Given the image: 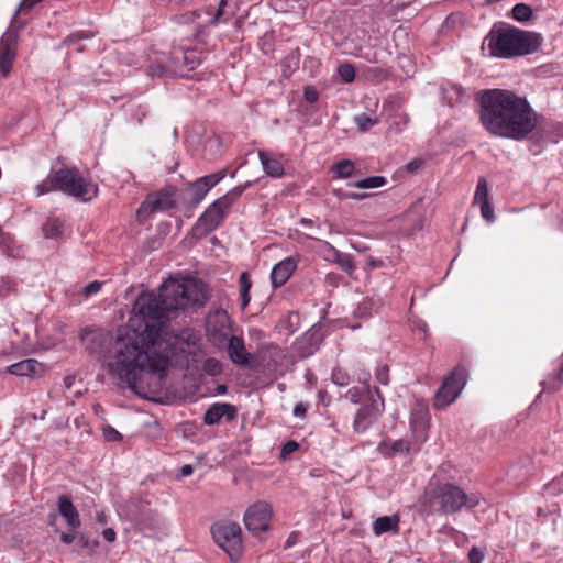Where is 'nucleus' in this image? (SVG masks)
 I'll list each match as a JSON object with an SVG mask.
<instances>
[{
    "label": "nucleus",
    "mask_w": 563,
    "mask_h": 563,
    "mask_svg": "<svg viewBox=\"0 0 563 563\" xmlns=\"http://www.w3.org/2000/svg\"><path fill=\"white\" fill-rule=\"evenodd\" d=\"M479 120L490 135L516 141L525 140L538 124L530 103L507 89L479 93Z\"/></svg>",
    "instance_id": "obj_2"
},
{
    "label": "nucleus",
    "mask_w": 563,
    "mask_h": 563,
    "mask_svg": "<svg viewBox=\"0 0 563 563\" xmlns=\"http://www.w3.org/2000/svg\"><path fill=\"white\" fill-rule=\"evenodd\" d=\"M201 18V12L198 10L190 11L181 15V20L184 23H195L198 19Z\"/></svg>",
    "instance_id": "obj_50"
},
{
    "label": "nucleus",
    "mask_w": 563,
    "mask_h": 563,
    "mask_svg": "<svg viewBox=\"0 0 563 563\" xmlns=\"http://www.w3.org/2000/svg\"><path fill=\"white\" fill-rule=\"evenodd\" d=\"M466 383V369L459 365L443 380L434 396L433 406L442 409L455 401Z\"/></svg>",
    "instance_id": "obj_8"
},
{
    "label": "nucleus",
    "mask_w": 563,
    "mask_h": 563,
    "mask_svg": "<svg viewBox=\"0 0 563 563\" xmlns=\"http://www.w3.org/2000/svg\"><path fill=\"white\" fill-rule=\"evenodd\" d=\"M307 407L303 404H297L294 408V415L297 417H301L306 413Z\"/></svg>",
    "instance_id": "obj_57"
},
{
    "label": "nucleus",
    "mask_w": 563,
    "mask_h": 563,
    "mask_svg": "<svg viewBox=\"0 0 563 563\" xmlns=\"http://www.w3.org/2000/svg\"><path fill=\"white\" fill-rule=\"evenodd\" d=\"M167 63H174V64L178 65V66L181 68V73H180V74H178L177 76H184V75H185V71H187V70H186V67H185V64H183V60H181V59H174V60H173V59H172V56H170V57H168Z\"/></svg>",
    "instance_id": "obj_58"
},
{
    "label": "nucleus",
    "mask_w": 563,
    "mask_h": 563,
    "mask_svg": "<svg viewBox=\"0 0 563 563\" xmlns=\"http://www.w3.org/2000/svg\"><path fill=\"white\" fill-rule=\"evenodd\" d=\"M303 98L307 102L309 103H314L316 101H318L319 99V93L318 91L316 90V88L311 87V86H308V87H305V90H303Z\"/></svg>",
    "instance_id": "obj_44"
},
{
    "label": "nucleus",
    "mask_w": 563,
    "mask_h": 563,
    "mask_svg": "<svg viewBox=\"0 0 563 563\" xmlns=\"http://www.w3.org/2000/svg\"><path fill=\"white\" fill-rule=\"evenodd\" d=\"M470 563H481L483 560V553L477 548H472L468 552Z\"/></svg>",
    "instance_id": "obj_52"
},
{
    "label": "nucleus",
    "mask_w": 563,
    "mask_h": 563,
    "mask_svg": "<svg viewBox=\"0 0 563 563\" xmlns=\"http://www.w3.org/2000/svg\"><path fill=\"white\" fill-rule=\"evenodd\" d=\"M104 437L108 441H120L122 439V435L120 432H118L114 428L108 426L104 428Z\"/></svg>",
    "instance_id": "obj_49"
},
{
    "label": "nucleus",
    "mask_w": 563,
    "mask_h": 563,
    "mask_svg": "<svg viewBox=\"0 0 563 563\" xmlns=\"http://www.w3.org/2000/svg\"><path fill=\"white\" fill-rule=\"evenodd\" d=\"M181 73V68L174 64L166 62L153 63L147 67V75L152 78H164L167 76H177Z\"/></svg>",
    "instance_id": "obj_20"
},
{
    "label": "nucleus",
    "mask_w": 563,
    "mask_h": 563,
    "mask_svg": "<svg viewBox=\"0 0 563 563\" xmlns=\"http://www.w3.org/2000/svg\"><path fill=\"white\" fill-rule=\"evenodd\" d=\"M87 35L84 32L73 33L69 36L66 37L65 43L66 44H73L81 38H86Z\"/></svg>",
    "instance_id": "obj_54"
},
{
    "label": "nucleus",
    "mask_w": 563,
    "mask_h": 563,
    "mask_svg": "<svg viewBox=\"0 0 563 563\" xmlns=\"http://www.w3.org/2000/svg\"><path fill=\"white\" fill-rule=\"evenodd\" d=\"M532 15V9L525 3H517L512 8V18L517 21H528Z\"/></svg>",
    "instance_id": "obj_32"
},
{
    "label": "nucleus",
    "mask_w": 563,
    "mask_h": 563,
    "mask_svg": "<svg viewBox=\"0 0 563 563\" xmlns=\"http://www.w3.org/2000/svg\"><path fill=\"white\" fill-rule=\"evenodd\" d=\"M433 500L439 505L438 510L444 515L456 514L464 506L474 508L479 503L476 495H468L460 486L451 483L441 485L434 494Z\"/></svg>",
    "instance_id": "obj_5"
},
{
    "label": "nucleus",
    "mask_w": 563,
    "mask_h": 563,
    "mask_svg": "<svg viewBox=\"0 0 563 563\" xmlns=\"http://www.w3.org/2000/svg\"><path fill=\"white\" fill-rule=\"evenodd\" d=\"M296 540H297V533H291L285 543V548L287 549V548L292 547L296 543Z\"/></svg>",
    "instance_id": "obj_60"
},
{
    "label": "nucleus",
    "mask_w": 563,
    "mask_h": 563,
    "mask_svg": "<svg viewBox=\"0 0 563 563\" xmlns=\"http://www.w3.org/2000/svg\"><path fill=\"white\" fill-rule=\"evenodd\" d=\"M331 378H332V382L340 387H344L350 384L349 374L341 367H336L333 369Z\"/></svg>",
    "instance_id": "obj_35"
},
{
    "label": "nucleus",
    "mask_w": 563,
    "mask_h": 563,
    "mask_svg": "<svg viewBox=\"0 0 563 563\" xmlns=\"http://www.w3.org/2000/svg\"><path fill=\"white\" fill-rule=\"evenodd\" d=\"M53 190H57V183L55 181V172H52L46 179H44L36 186V195L42 196Z\"/></svg>",
    "instance_id": "obj_31"
},
{
    "label": "nucleus",
    "mask_w": 563,
    "mask_h": 563,
    "mask_svg": "<svg viewBox=\"0 0 563 563\" xmlns=\"http://www.w3.org/2000/svg\"><path fill=\"white\" fill-rule=\"evenodd\" d=\"M297 267V261L289 256L277 263L272 271L271 279L275 288L283 286Z\"/></svg>",
    "instance_id": "obj_15"
},
{
    "label": "nucleus",
    "mask_w": 563,
    "mask_h": 563,
    "mask_svg": "<svg viewBox=\"0 0 563 563\" xmlns=\"http://www.w3.org/2000/svg\"><path fill=\"white\" fill-rule=\"evenodd\" d=\"M362 396L363 391L356 387L350 388L345 394V398L353 404H358L362 399Z\"/></svg>",
    "instance_id": "obj_42"
},
{
    "label": "nucleus",
    "mask_w": 563,
    "mask_h": 563,
    "mask_svg": "<svg viewBox=\"0 0 563 563\" xmlns=\"http://www.w3.org/2000/svg\"><path fill=\"white\" fill-rule=\"evenodd\" d=\"M174 190L163 189L148 194L136 211L139 222H145L153 213L167 211L175 206Z\"/></svg>",
    "instance_id": "obj_9"
},
{
    "label": "nucleus",
    "mask_w": 563,
    "mask_h": 563,
    "mask_svg": "<svg viewBox=\"0 0 563 563\" xmlns=\"http://www.w3.org/2000/svg\"><path fill=\"white\" fill-rule=\"evenodd\" d=\"M474 200L477 203H483L484 201H488V187H487V181L485 178H479L477 187H476Z\"/></svg>",
    "instance_id": "obj_34"
},
{
    "label": "nucleus",
    "mask_w": 563,
    "mask_h": 563,
    "mask_svg": "<svg viewBox=\"0 0 563 563\" xmlns=\"http://www.w3.org/2000/svg\"><path fill=\"white\" fill-rule=\"evenodd\" d=\"M203 371L210 376H217L222 372V364L216 358H207L203 363Z\"/></svg>",
    "instance_id": "obj_37"
},
{
    "label": "nucleus",
    "mask_w": 563,
    "mask_h": 563,
    "mask_svg": "<svg viewBox=\"0 0 563 563\" xmlns=\"http://www.w3.org/2000/svg\"><path fill=\"white\" fill-rule=\"evenodd\" d=\"M225 177V170H220L214 174H210L203 177H200L201 180L206 184V186L211 189L214 187L218 183H220Z\"/></svg>",
    "instance_id": "obj_38"
},
{
    "label": "nucleus",
    "mask_w": 563,
    "mask_h": 563,
    "mask_svg": "<svg viewBox=\"0 0 563 563\" xmlns=\"http://www.w3.org/2000/svg\"><path fill=\"white\" fill-rule=\"evenodd\" d=\"M207 298L205 284L194 278L166 280L157 297L153 292L141 294L128 322L135 336L117 341L108 362L110 373L135 395L146 397V377L163 378L169 363V353L162 351L163 327L173 312L189 305H203Z\"/></svg>",
    "instance_id": "obj_1"
},
{
    "label": "nucleus",
    "mask_w": 563,
    "mask_h": 563,
    "mask_svg": "<svg viewBox=\"0 0 563 563\" xmlns=\"http://www.w3.org/2000/svg\"><path fill=\"white\" fill-rule=\"evenodd\" d=\"M419 165H420V163L417 162V161L410 162L407 165V169L410 170V172H413V170H416L419 167Z\"/></svg>",
    "instance_id": "obj_62"
},
{
    "label": "nucleus",
    "mask_w": 563,
    "mask_h": 563,
    "mask_svg": "<svg viewBox=\"0 0 563 563\" xmlns=\"http://www.w3.org/2000/svg\"><path fill=\"white\" fill-rule=\"evenodd\" d=\"M102 284L100 282H91L84 288V296L89 297L97 294L101 289Z\"/></svg>",
    "instance_id": "obj_47"
},
{
    "label": "nucleus",
    "mask_w": 563,
    "mask_h": 563,
    "mask_svg": "<svg viewBox=\"0 0 563 563\" xmlns=\"http://www.w3.org/2000/svg\"><path fill=\"white\" fill-rule=\"evenodd\" d=\"M388 366L387 365H384L382 367H379L377 371H376V379L379 384L382 385H387L388 382H389V377H388Z\"/></svg>",
    "instance_id": "obj_45"
},
{
    "label": "nucleus",
    "mask_w": 563,
    "mask_h": 563,
    "mask_svg": "<svg viewBox=\"0 0 563 563\" xmlns=\"http://www.w3.org/2000/svg\"><path fill=\"white\" fill-rule=\"evenodd\" d=\"M63 221L58 218L49 217L42 225V231L47 239H57L63 234Z\"/></svg>",
    "instance_id": "obj_22"
},
{
    "label": "nucleus",
    "mask_w": 563,
    "mask_h": 563,
    "mask_svg": "<svg viewBox=\"0 0 563 563\" xmlns=\"http://www.w3.org/2000/svg\"><path fill=\"white\" fill-rule=\"evenodd\" d=\"M369 74H373V76L377 79V80H384L388 77V73L382 68H371L368 70Z\"/></svg>",
    "instance_id": "obj_53"
},
{
    "label": "nucleus",
    "mask_w": 563,
    "mask_h": 563,
    "mask_svg": "<svg viewBox=\"0 0 563 563\" xmlns=\"http://www.w3.org/2000/svg\"><path fill=\"white\" fill-rule=\"evenodd\" d=\"M42 371V365L34 358H26L8 366V372L16 376L35 377Z\"/></svg>",
    "instance_id": "obj_19"
},
{
    "label": "nucleus",
    "mask_w": 563,
    "mask_h": 563,
    "mask_svg": "<svg viewBox=\"0 0 563 563\" xmlns=\"http://www.w3.org/2000/svg\"><path fill=\"white\" fill-rule=\"evenodd\" d=\"M399 529V516H383L375 520L373 525V531L376 536H380L386 532H397Z\"/></svg>",
    "instance_id": "obj_21"
},
{
    "label": "nucleus",
    "mask_w": 563,
    "mask_h": 563,
    "mask_svg": "<svg viewBox=\"0 0 563 563\" xmlns=\"http://www.w3.org/2000/svg\"><path fill=\"white\" fill-rule=\"evenodd\" d=\"M192 474V466L190 464H185L180 468V475L183 477L189 476Z\"/></svg>",
    "instance_id": "obj_59"
},
{
    "label": "nucleus",
    "mask_w": 563,
    "mask_h": 563,
    "mask_svg": "<svg viewBox=\"0 0 563 563\" xmlns=\"http://www.w3.org/2000/svg\"><path fill=\"white\" fill-rule=\"evenodd\" d=\"M386 184V178L383 176H371L364 179H361L353 184L354 187L360 189H372L378 188Z\"/></svg>",
    "instance_id": "obj_29"
},
{
    "label": "nucleus",
    "mask_w": 563,
    "mask_h": 563,
    "mask_svg": "<svg viewBox=\"0 0 563 563\" xmlns=\"http://www.w3.org/2000/svg\"><path fill=\"white\" fill-rule=\"evenodd\" d=\"M55 181L57 190L82 201H89L98 195L97 185L84 178L76 167L55 170Z\"/></svg>",
    "instance_id": "obj_4"
},
{
    "label": "nucleus",
    "mask_w": 563,
    "mask_h": 563,
    "mask_svg": "<svg viewBox=\"0 0 563 563\" xmlns=\"http://www.w3.org/2000/svg\"><path fill=\"white\" fill-rule=\"evenodd\" d=\"M239 286L241 294V308L245 309L250 303V290L252 287V282L250 279V275L246 272H243L239 277Z\"/></svg>",
    "instance_id": "obj_25"
},
{
    "label": "nucleus",
    "mask_w": 563,
    "mask_h": 563,
    "mask_svg": "<svg viewBox=\"0 0 563 563\" xmlns=\"http://www.w3.org/2000/svg\"><path fill=\"white\" fill-rule=\"evenodd\" d=\"M15 18L14 15L13 20H15ZM22 26V24L16 26L15 22L12 21L10 27L0 38V73L3 77H7L12 69L13 62L16 57L19 30Z\"/></svg>",
    "instance_id": "obj_10"
},
{
    "label": "nucleus",
    "mask_w": 563,
    "mask_h": 563,
    "mask_svg": "<svg viewBox=\"0 0 563 563\" xmlns=\"http://www.w3.org/2000/svg\"><path fill=\"white\" fill-rule=\"evenodd\" d=\"M479 205H481L482 217L489 222L493 221L494 220V211H493L492 206L489 205V201H484L483 203H479Z\"/></svg>",
    "instance_id": "obj_46"
},
{
    "label": "nucleus",
    "mask_w": 563,
    "mask_h": 563,
    "mask_svg": "<svg viewBox=\"0 0 563 563\" xmlns=\"http://www.w3.org/2000/svg\"><path fill=\"white\" fill-rule=\"evenodd\" d=\"M246 186H236L222 197L213 201L199 217L197 228L202 233L216 230L224 220L231 206L240 198Z\"/></svg>",
    "instance_id": "obj_6"
},
{
    "label": "nucleus",
    "mask_w": 563,
    "mask_h": 563,
    "mask_svg": "<svg viewBox=\"0 0 563 563\" xmlns=\"http://www.w3.org/2000/svg\"><path fill=\"white\" fill-rule=\"evenodd\" d=\"M210 189L206 186V184L198 178L190 185L191 198L190 201L194 205H198L207 195Z\"/></svg>",
    "instance_id": "obj_28"
},
{
    "label": "nucleus",
    "mask_w": 563,
    "mask_h": 563,
    "mask_svg": "<svg viewBox=\"0 0 563 563\" xmlns=\"http://www.w3.org/2000/svg\"><path fill=\"white\" fill-rule=\"evenodd\" d=\"M382 408L374 399L363 404L356 411L353 421V430L356 433L365 432L379 417Z\"/></svg>",
    "instance_id": "obj_13"
},
{
    "label": "nucleus",
    "mask_w": 563,
    "mask_h": 563,
    "mask_svg": "<svg viewBox=\"0 0 563 563\" xmlns=\"http://www.w3.org/2000/svg\"><path fill=\"white\" fill-rule=\"evenodd\" d=\"M409 451V443L405 440H397L391 443L390 451H388V456H394L398 453H407Z\"/></svg>",
    "instance_id": "obj_39"
},
{
    "label": "nucleus",
    "mask_w": 563,
    "mask_h": 563,
    "mask_svg": "<svg viewBox=\"0 0 563 563\" xmlns=\"http://www.w3.org/2000/svg\"><path fill=\"white\" fill-rule=\"evenodd\" d=\"M368 265H369L372 268L380 267V266H383V261H382V260H376V258H371V260L368 261Z\"/></svg>",
    "instance_id": "obj_61"
},
{
    "label": "nucleus",
    "mask_w": 563,
    "mask_h": 563,
    "mask_svg": "<svg viewBox=\"0 0 563 563\" xmlns=\"http://www.w3.org/2000/svg\"><path fill=\"white\" fill-rule=\"evenodd\" d=\"M225 391H227V387H225L224 385H219V386L217 387V393H218V394H223V393H225Z\"/></svg>",
    "instance_id": "obj_63"
},
{
    "label": "nucleus",
    "mask_w": 563,
    "mask_h": 563,
    "mask_svg": "<svg viewBox=\"0 0 563 563\" xmlns=\"http://www.w3.org/2000/svg\"><path fill=\"white\" fill-rule=\"evenodd\" d=\"M228 353L234 364L245 366L250 363V354L245 350L242 338L235 335L230 338Z\"/></svg>",
    "instance_id": "obj_17"
},
{
    "label": "nucleus",
    "mask_w": 563,
    "mask_h": 563,
    "mask_svg": "<svg viewBox=\"0 0 563 563\" xmlns=\"http://www.w3.org/2000/svg\"><path fill=\"white\" fill-rule=\"evenodd\" d=\"M172 59H181L187 71L195 69V67L199 64V57L194 49L175 51L172 54Z\"/></svg>",
    "instance_id": "obj_23"
},
{
    "label": "nucleus",
    "mask_w": 563,
    "mask_h": 563,
    "mask_svg": "<svg viewBox=\"0 0 563 563\" xmlns=\"http://www.w3.org/2000/svg\"><path fill=\"white\" fill-rule=\"evenodd\" d=\"M540 45L538 34L516 27L500 29L492 32L488 47L490 54L500 58L526 55L537 51Z\"/></svg>",
    "instance_id": "obj_3"
},
{
    "label": "nucleus",
    "mask_w": 563,
    "mask_h": 563,
    "mask_svg": "<svg viewBox=\"0 0 563 563\" xmlns=\"http://www.w3.org/2000/svg\"><path fill=\"white\" fill-rule=\"evenodd\" d=\"M258 158L263 166L264 172L274 178H279L284 175V164L282 162L283 155L279 157L271 156L264 151H258Z\"/></svg>",
    "instance_id": "obj_18"
},
{
    "label": "nucleus",
    "mask_w": 563,
    "mask_h": 563,
    "mask_svg": "<svg viewBox=\"0 0 563 563\" xmlns=\"http://www.w3.org/2000/svg\"><path fill=\"white\" fill-rule=\"evenodd\" d=\"M205 13L209 15V19L203 25L200 23L197 24L196 31L194 33V37L196 40H200L201 37L208 35V25H218L229 22L234 16L235 9L234 5L228 0H220L214 10L208 8Z\"/></svg>",
    "instance_id": "obj_12"
},
{
    "label": "nucleus",
    "mask_w": 563,
    "mask_h": 563,
    "mask_svg": "<svg viewBox=\"0 0 563 563\" xmlns=\"http://www.w3.org/2000/svg\"><path fill=\"white\" fill-rule=\"evenodd\" d=\"M225 417L228 421H232L236 418V409L231 404H213L208 408L203 416V422L207 426H213L221 421Z\"/></svg>",
    "instance_id": "obj_14"
},
{
    "label": "nucleus",
    "mask_w": 563,
    "mask_h": 563,
    "mask_svg": "<svg viewBox=\"0 0 563 563\" xmlns=\"http://www.w3.org/2000/svg\"><path fill=\"white\" fill-rule=\"evenodd\" d=\"M273 510L269 504L257 501L249 507L244 514V525L254 534H258L269 527Z\"/></svg>",
    "instance_id": "obj_11"
},
{
    "label": "nucleus",
    "mask_w": 563,
    "mask_h": 563,
    "mask_svg": "<svg viewBox=\"0 0 563 563\" xmlns=\"http://www.w3.org/2000/svg\"><path fill=\"white\" fill-rule=\"evenodd\" d=\"M335 196L339 198L354 199V200H363L368 197L367 194L361 192H342L341 190L334 191Z\"/></svg>",
    "instance_id": "obj_43"
},
{
    "label": "nucleus",
    "mask_w": 563,
    "mask_h": 563,
    "mask_svg": "<svg viewBox=\"0 0 563 563\" xmlns=\"http://www.w3.org/2000/svg\"><path fill=\"white\" fill-rule=\"evenodd\" d=\"M338 74L346 84H350L355 79V69L350 63L341 64L338 68Z\"/></svg>",
    "instance_id": "obj_33"
},
{
    "label": "nucleus",
    "mask_w": 563,
    "mask_h": 563,
    "mask_svg": "<svg viewBox=\"0 0 563 563\" xmlns=\"http://www.w3.org/2000/svg\"><path fill=\"white\" fill-rule=\"evenodd\" d=\"M334 263L338 264L349 275H352L356 269L354 257L347 253L334 252Z\"/></svg>",
    "instance_id": "obj_27"
},
{
    "label": "nucleus",
    "mask_w": 563,
    "mask_h": 563,
    "mask_svg": "<svg viewBox=\"0 0 563 563\" xmlns=\"http://www.w3.org/2000/svg\"><path fill=\"white\" fill-rule=\"evenodd\" d=\"M300 222L303 225H312V220L311 219L302 218Z\"/></svg>",
    "instance_id": "obj_64"
},
{
    "label": "nucleus",
    "mask_w": 563,
    "mask_h": 563,
    "mask_svg": "<svg viewBox=\"0 0 563 563\" xmlns=\"http://www.w3.org/2000/svg\"><path fill=\"white\" fill-rule=\"evenodd\" d=\"M76 538V534L75 533H66V532H63L60 534V540L63 543L65 544H70L71 542H74Z\"/></svg>",
    "instance_id": "obj_56"
},
{
    "label": "nucleus",
    "mask_w": 563,
    "mask_h": 563,
    "mask_svg": "<svg viewBox=\"0 0 563 563\" xmlns=\"http://www.w3.org/2000/svg\"><path fill=\"white\" fill-rule=\"evenodd\" d=\"M57 507L59 515L66 519L69 528L75 530L80 527L79 514L69 497L59 496Z\"/></svg>",
    "instance_id": "obj_16"
},
{
    "label": "nucleus",
    "mask_w": 563,
    "mask_h": 563,
    "mask_svg": "<svg viewBox=\"0 0 563 563\" xmlns=\"http://www.w3.org/2000/svg\"><path fill=\"white\" fill-rule=\"evenodd\" d=\"M299 448H300L299 443L294 440L286 442L280 450V457L283 460L287 459L288 455L298 451Z\"/></svg>",
    "instance_id": "obj_40"
},
{
    "label": "nucleus",
    "mask_w": 563,
    "mask_h": 563,
    "mask_svg": "<svg viewBox=\"0 0 563 563\" xmlns=\"http://www.w3.org/2000/svg\"><path fill=\"white\" fill-rule=\"evenodd\" d=\"M102 536L104 538V540H107L108 542H113L115 540V531L112 529V528H107L102 531Z\"/></svg>",
    "instance_id": "obj_55"
},
{
    "label": "nucleus",
    "mask_w": 563,
    "mask_h": 563,
    "mask_svg": "<svg viewBox=\"0 0 563 563\" xmlns=\"http://www.w3.org/2000/svg\"><path fill=\"white\" fill-rule=\"evenodd\" d=\"M354 122L360 132H366L378 123L377 117H371L367 113L357 114Z\"/></svg>",
    "instance_id": "obj_30"
},
{
    "label": "nucleus",
    "mask_w": 563,
    "mask_h": 563,
    "mask_svg": "<svg viewBox=\"0 0 563 563\" xmlns=\"http://www.w3.org/2000/svg\"><path fill=\"white\" fill-rule=\"evenodd\" d=\"M211 533L216 543L230 556L236 561L243 550L242 530L239 523L231 521H221L212 525Z\"/></svg>",
    "instance_id": "obj_7"
},
{
    "label": "nucleus",
    "mask_w": 563,
    "mask_h": 563,
    "mask_svg": "<svg viewBox=\"0 0 563 563\" xmlns=\"http://www.w3.org/2000/svg\"><path fill=\"white\" fill-rule=\"evenodd\" d=\"M548 389L558 390L563 386V365L561 368L544 382Z\"/></svg>",
    "instance_id": "obj_36"
},
{
    "label": "nucleus",
    "mask_w": 563,
    "mask_h": 563,
    "mask_svg": "<svg viewBox=\"0 0 563 563\" xmlns=\"http://www.w3.org/2000/svg\"><path fill=\"white\" fill-rule=\"evenodd\" d=\"M15 287V284L10 278H2L0 280V297L8 296Z\"/></svg>",
    "instance_id": "obj_41"
},
{
    "label": "nucleus",
    "mask_w": 563,
    "mask_h": 563,
    "mask_svg": "<svg viewBox=\"0 0 563 563\" xmlns=\"http://www.w3.org/2000/svg\"><path fill=\"white\" fill-rule=\"evenodd\" d=\"M410 426L412 430L423 432L428 426V411L424 408H419L411 413Z\"/></svg>",
    "instance_id": "obj_26"
},
{
    "label": "nucleus",
    "mask_w": 563,
    "mask_h": 563,
    "mask_svg": "<svg viewBox=\"0 0 563 563\" xmlns=\"http://www.w3.org/2000/svg\"><path fill=\"white\" fill-rule=\"evenodd\" d=\"M336 178H350L355 172V165L350 159H342L331 166Z\"/></svg>",
    "instance_id": "obj_24"
},
{
    "label": "nucleus",
    "mask_w": 563,
    "mask_h": 563,
    "mask_svg": "<svg viewBox=\"0 0 563 563\" xmlns=\"http://www.w3.org/2000/svg\"><path fill=\"white\" fill-rule=\"evenodd\" d=\"M41 1L42 0H22L18 9L15 10V16L21 12L32 9L36 3Z\"/></svg>",
    "instance_id": "obj_48"
},
{
    "label": "nucleus",
    "mask_w": 563,
    "mask_h": 563,
    "mask_svg": "<svg viewBox=\"0 0 563 563\" xmlns=\"http://www.w3.org/2000/svg\"><path fill=\"white\" fill-rule=\"evenodd\" d=\"M322 249L325 251V258L329 261L334 262V252H340L334 246H332L329 242L322 241L321 242Z\"/></svg>",
    "instance_id": "obj_51"
}]
</instances>
